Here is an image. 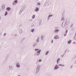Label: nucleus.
Segmentation results:
<instances>
[{
  "instance_id": "nucleus-1",
  "label": "nucleus",
  "mask_w": 76,
  "mask_h": 76,
  "mask_svg": "<svg viewBox=\"0 0 76 76\" xmlns=\"http://www.w3.org/2000/svg\"><path fill=\"white\" fill-rule=\"evenodd\" d=\"M40 67H41V66L38 65L37 66V69H36V74H37L39 71Z\"/></svg>"
},
{
  "instance_id": "nucleus-2",
  "label": "nucleus",
  "mask_w": 76,
  "mask_h": 76,
  "mask_svg": "<svg viewBox=\"0 0 76 76\" xmlns=\"http://www.w3.org/2000/svg\"><path fill=\"white\" fill-rule=\"evenodd\" d=\"M16 66L17 67H18V68H20V66L19 62H18L17 63H16Z\"/></svg>"
},
{
  "instance_id": "nucleus-3",
  "label": "nucleus",
  "mask_w": 76,
  "mask_h": 76,
  "mask_svg": "<svg viewBox=\"0 0 76 76\" xmlns=\"http://www.w3.org/2000/svg\"><path fill=\"white\" fill-rule=\"evenodd\" d=\"M54 38L55 39H59V37L58 35H56L54 37Z\"/></svg>"
},
{
  "instance_id": "nucleus-4",
  "label": "nucleus",
  "mask_w": 76,
  "mask_h": 76,
  "mask_svg": "<svg viewBox=\"0 0 76 76\" xmlns=\"http://www.w3.org/2000/svg\"><path fill=\"white\" fill-rule=\"evenodd\" d=\"M60 31V30L58 29H55L54 32L55 33H58V32Z\"/></svg>"
},
{
  "instance_id": "nucleus-5",
  "label": "nucleus",
  "mask_w": 76,
  "mask_h": 76,
  "mask_svg": "<svg viewBox=\"0 0 76 76\" xmlns=\"http://www.w3.org/2000/svg\"><path fill=\"white\" fill-rule=\"evenodd\" d=\"M26 5H24L23 6V7L22 8V9H23V10H22V11H23V10H24L25 9V7H26Z\"/></svg>"
},
{
  "instance_id": "nucleus-6",
  "label": "nucleus",
  "mask_w": 76,
  "mask_h": 76,
  "mask_svg": "<svg viewBox=\"0 0 76 76\" xmlns=\"http://www.w3.org/2000/svg\"><path fill=\"white\" fill-rule=\"evenodd\" d=\"M36 24L35 23H34V24H33V25H32L31 26V27H35V26H36Z\"/></svg>"
},
{
  "instance_id": "nucleus-7",
  "label": "nucleus",
  "mask_w": 76,
  "mask_h": 76,
  "mask_svg": "<svg viewBox=\"0 0 76 76\" xmlns=\"http://www.w3.org/2000/svg\"><path fill=\"white\" fill-rule=\"evenodd\" d=\"M2 9L4 10L5 9V7H4V5H2Z\"/></svg>"
},
{
  "instance_id": "nucleus-8",
  "label": "nucleus",
  "mask_w": 76,
  "mask_h": 76,
  "mask_svg": "<svg viewBox=\"0 0 76 76\" xmlns=\"http://www.w3.org/2000/svg\"><path fill=\"white\" fill-rule=\"evenodd\" d=\"M9 69L10 70H12V69H13V67L12 66H9Z\"/></svg>"
},
{
  "instance_id": "nucleus-9",
  "label": "nucleus",
  "mask_w": 76,
  "mask_h": 76,
  "mask_svg": "<svg viewBox=\"0 0 76 76\" xmlns=\"http://www.w3.org/2000/svg\"><path fill=\"white\" fill-rule=\"evenodd\" d=\"M11 9V8H10V7H8L7 8V10L8 11H9Z\"/></svg>"
},
{
  "instance_id": "nucleus-10",
  "label": "nucleus",
  "mask_w": 76,
  "mask_h": 76,
  "mask_svg": "<svg viewBox=\"0 0 76 76\" xmlns=\"http://www.w3.org/2000/svg\"><path fill=\"white\" fill-rule=\"evenodd\" d=\"M39 10V8L38 7H36V9L35 10V12H38Z\"/></svg>"
},
{
  "instance_id": "nucleus-11",
  "label": "nucleus",
  "mask_w": 76,
  "mask_h": 76,
  "mask_svg": "<svg viewBox=\"0 0 76 76\" xmlns=\"http://www.w3.org/2000/svg\"><path fill=\"white\" fill-rule=\"evenodd\" d=\"M35 56H38L39 55V53H38L36 52L35 54Z\"/></svg>"
},
{
  "instance_id": "nucleus-12",
  "label": "nucleus",
  "mask_w": 76,
  "mask_h": 76,
  "mask_svg": "<svg viewBox=\"0 0 76 76\" xmlns=\"http://www.w3.org/2000/svg\"><path fill=\"white\" fill-rule=\"evenodd\" d=\"M71 42H72V41L71 40H69V41L68 42V43L69 44H71Z\"/></svg>"
},
{
  "instance_id": "nucleus-13",
  "label": "nucleus",
  "mask_w": 76,
  "mask_h": 76,
  "mask_svg": "<svg viewBox=\"0 0 76 76\" xmlns=\"http://www.w3.org/2000/svg\"><path fill=\"white\" fill-rule=\"evenodd\" d=\"M60 60V58H58L57 61V64H58L59 62H58V61H59V60Z\"/></svg>"
},
{
  "instance_id": "nucleus-14",
  "label": "nucleus",
  "mask_w": 76,
  "mask_h": 76,
  "mask_svg": "<svg viewBox=\"0 0 76 76\" xmlns=\"http://www.w3.org/2000/svg\"><path fill=\"white\" fill-rule=\"evenodd\" d=\"M37 43H35V44H34V45H33V47H35V46H36V45H37Z\"/></svg>"
},
{
  "instance_id": "nucleus-15",
  "label": "nucleus",
  "mask_w": 76,
  "mask_h": 76,
  "mask_svg": "<svg viewBox=\"0 0 76 76\" xmlns=\"http://www.w3.org/2000/svg\"><path fill=\"white\" fill-rule=\"evenodd\" d=\"M37 53H38V54H40V53H41V50H39L38 51H37Z\"/></svg>"
},
{
  "instance_id": "nucleus-16",
  "label": "nucleus",
  "mask_w": 76,
  "mask_h": 76,
  "mask_svg": "<svg viewBox=\"0 0 76 76\" xmlns=\"http://www.w3.org/2000/svg\"><path fill=\"white\" fill-rule=\"evenodd\" d=\"M74 39H76V33H75V35L74 37Z\"/></svg>"
},
{
  "instance_id": "nucleus-17",
  "label": "nucleus",
  "mask_w": 76,
  "mask_h": 76,
  "mask_svg": "<svg viewBox=\"0 0 76 76\" xmlns=\"http://www.w3.org/2000/svg\"><path fill=\"white\" fill-rule=\"evenodd\" d=\"M35 15H34L32 16V18L33 19H34V18H35Z\"/></svg>"
},
{
  "instance_id": "nucleus-18",
  "label": "nucleus",
  "mask_w": 76,
  "mask_h": 76,
  "mask_svg": "<svg viewBox=\"0 0 76 76\" xmlns=\"http://www.w3.org/2000/svg\"><path fill=\"white\" fill-rule=\"evenodd\" d=\"M57 67L55 66L54 69V70H57Z\"/></svg>"
},
{
  "instance_id": "nucleus-19",
  "label": "nucleus",
  "mask_w": 76,
  "mask_h": 76,
  "mask_svg": "<svg viewBox=\"0 0 76 76\" xmlns=\"http://www.w3.org/2000/svg\"><path fill=\"white\" fill-rule=\"evenodd\" d=\"M53 16V15H50L49 16H48V17H49V18H50V17H51V16Z\"/></svg>"
},
{
  "instance_id": "nucleus-20",
  "label": "nucleus",
  "mask_w": 76,
  "mask_h": 76,
  "mask_svg": "<svg viewBox=\"0 0 76 76\" xmlns=\"http://www.w3.org/2000/svg\"><path fill=\"white\" fill-rule=\"evenodd\" d=\"M64 26H65V25H64V24H63V23H62V28H64Z\"/></svg>"
},
{
  "instance_id": "nucleus-21",
  "label": "nucleus",
  "mask_w": 76,
  "mask_h": 76,
  "mask_svg": "<svg viewBox=\"0 0 76 76\" xmlns=\"http://www.w3.org/2000/svg\"><path fill=\"white\" fill-rule=\"evenodd\" d=\"M62 23V24H64V25H65V24L66 23V22H63Z\"/></svg>"
},
{
  "instance_id": "nucleus-22",
  "label": "nucleus",
  "mask_w": 76,
  "mask_h": 76,
  "mask_svg": "<svg viewBox=\"0 0 76 76\" xmlns=\"http://www.w3.org/2000/svg\"><path fill=\"white\" fill-rule=\"evenodd\" d=\"M7 15V12L6 11L5 12V16H6V15Z\"/></svg>"
},
{
  "instance_id": "nucleus-23",
  "label": "nucleus",
  "mask_w": 76,
  "mask_h": 76,
  "mask_svg": "<svg viewBox=\"0 0 76 76\" xmlns=\"http://www.w3.org/2000/svg\"><path fill=\"white\" fill-rule=\"evenodd\" d=\"M73 26V23H72L71 25V26H70V28H72V26Z\"/></svg>"
},
{
  "instance_id": "nucleus-24",
  "label": "nucleus",
  "mask_w": 76,
  "mask_h": 76,
  "mask_svg": "<svg viewBox=\"0 0 76 76\" xmlns=\"http://www.w3.org/2000/svg\"><path fill=\"white\" fill-rule=\"evenodd\" d=\"M43 38H44L43 36H42L41 37V40H43Z\"/></svg>"
},
{
  "instance_id": "nucleus-25",
  "label": "nucleus",
  "mask_w": 76,
  "mask_h": 76,
  "mask_svg": "<svg viewBox=\"0 0 76 76\" xmlns=\"http://www.w3.org/2000/svg\"><path fill=\"white\" fill-rule=\"evenodd\" d=\"M14 2L15 3H18V1L17 0H15L14 1Z\"/></svg>"
},
{
  "instance_id": "nucleus-26",
  "label": "nucleus",
  "mask_w": 76,
  "mask_h": 76,
  "mask_svg": "<svg viewBox=\"0 0 76 76\" xmlns=\"http://www.w3.org/2000/svg\"><path fill=\"white\" fill-rule=\"evenodd\" d=\"M35 29H33L31 30V32H34V31Z\"/></svg>"
},
{
  "instance_id": "nucleus-27",
  "label": "nucleus",
  "mask_w": 76,
  "mask_h": 76,
  "mask_svg": "<svg viewBox=\"0 0 76 76\" xmlns=\"http://www.w3.org/2000/svg\"><path fill=\"white\" fill-rule=\"evenodd\" d=\"M48 53H49V52L47 51L45 53V55H48Z\"/></svg>"
},
{
  "instance_id": "nucleus-28",
  "label": "nucleus",
  "mask_w": 76,
  "mask_h": 76,
  "mask_svg": "<svg viewBox=\"0 0 76 76\" xmlns=\"http://www.w3.org/2000/svg\"><path fill=\"white\" fill-rule=\"evenodd\" d=\"M23 40H25V37H23L22 39V40H21V41L23 42Z\"/></svg>"
},
{
  "instance_id": "nucleus-29",
  "label": "nucleus",
  "mask_w": 76,
  "mask_h": 76,
  "mask_svg": "<svg viewBox=\"0 0 76 76\" xmlns=\"http://www.w3.org/2000/svg\"><path fill=\"white\" fill-rule=\"evenodd\" d=\"M61 19V20H64V18L63 17H62Z\"/></svg>"
},
{
  "instance_id": "nucleus-30",
  "label": "nucleus",
  "mask_w": 76,
  "mask_h": 76,
  "mask_svg": "<svg viewBox=\"0 0 76 76\" xmlns=\"http://www.w3.org/2000/svg\"><path fill=\"white\" fill-rule=\"evenodd\" d=\"M20 33H22V30H20Z\"/></svg>"
},
{
  "instance_id": "nucleus-31",
  "label": "nucleus",
  "mask_w": 76,
  "mask_h": 76,
  "mask_svg": "<svg viewBox=\"0 0 76 76\" xmlns=\"http://www.w3.org/2000/svg\"><path fill=\"white\" fill-rule=\"evenodd\" d=\"M68 31V30H67V29H66V31L65 33H66V34H67Z\"/></svg>"
},
{
  "instance_id": "nucleus-32",
  "label": "nucleus",
  "mask_w": 76,
  "mask_h": 76,
  "mask_svg": "<svg viewBox=\"0 0 76 76\" xmlns=\"http://www.w3.org/2000/svg\"><path fill=\"white\" fill-rule=\"evenodd\" d=\"M39 62H41L42 60L41 59H39Z\"/></svg>"
},
{
  "instance_id": "nucleus-33",
  "label": "nucleus",
  "mask_w": 76,
  "mask_h": 76,
  "mask_svg": "<svg viewBox=\"0 0 76 76\" xmlns=\"http://www.w3.org/2000/svg\"><path fill=\"white\" fill-rule=\"evenodd\" d=\"M59 28V27H55V29H58Z\"/></svg>"
},
{
  "instance_id": "nucleus-34",
  "label": "nucleus",
  "mask_w": 76,
  "mask_h": 76,
  "mask_svg": "<svg viewBox=\"0 0 76 76\" xmlns=\"http://www.w3.org/2000/svg\"><path fill=\"white\" fill-rule=\"evenodd\" d=\"M61 66L62 67H64V64H61Z\"/></svg>"
},
{
  "instance_id": "nucleus-35",
  "label": "nucleus",
  "mask_w": 76,
  "mask_h": 76,
  "mask_svg": "<svg viewBox=\"0 0 76 76\" xmlns=\"http://www.w3.org/2000/svg\"><path fill=\"white\" fill-rule=\"evenodd\" d=\"M65 55V54H64V55H63V56L61 55V56L62 57H64V56Z\"/></svg>"
},
{
  "instance_id": "nucleus-36",
  "label": "nucleus",
  "mask_w": 76,
  "mask_h": 76,
  "mask_svg": "<svg viewBox=\"0 0 76 76\" xmlns=\"http://www.w3.org/2000/svg\"><path fill=\"white\" fill-rule=\"evenodd\" d=\"M67 34H66V33H65L64 34V37H65V36H66V35Z\"/></svg>"
},
{
  "instance_id": "nucleus-37",
  "label": "nucleus",
  "mask_w": 76,
  "mask_h": 76,
  "mask_svg": "<svg viewBox=\"0 0 76 76\" xmlns=\"http://www.w3.org/2000/svg\"><path fill=\"white\" fill-rule=\"evenodd\" d=\"M41 4H40V3H37V5H40Z\"/></svg>"
},
{
  "instance_id": "nucleus-38",
  "label": "nucleus",
  "mask_w": 76,
  "mask_h": 76,
  "mask_svg": "<svg viewBox=\"0 0 76 76\" xmlns=\"http://www.w3.org/2000/svg\"><path fill=\"white\" fill-rule=\"evenodd\" d=\"M35 51H38V50H39V49H35Z\"/></svg>"
},
{
  "instance_id": "nucleus-39",
  "label": "nucleus",
  "mask_w": 76,
  "mask_h": 76,
  "mask_svg": "<svg viewBox=\"0 0 76 76\" xmlns=\"http://www.w3.org/2000/svg\"><path fill=\"white\" fill-rule=\"evenodd\" d=\"M48 20H50V17H48Z\"/></svg>"
},
{
  "instance_id": "nucleus-40",
  "label": "nucleus",
  "mask_w": 76,
  "mask_h": 76,
  "mask_svg": "<svg viewBox=\"0 0 76 76\" xmlns=\"http://www.w3.org/2000/svg\"><path fill=\"white\" fill-rule=\"evenodd\" d=\"M37 42H39V40H38V39L37 40Z\"/></svg>"
},
{
  "instance_id": "nucleus-41",
  "label": "nucleus",
  "mask_w": 76,
  "mask_h": 76,
  "mask_svg": "<svg viewBox=\"0 0 76 76\" xmlns=\"http://www.w3.org/2000/svg\"><path fill=\"white\" fill-rule=\"evenodd\" d=\"M39 25H41V22H40V23H39Z\"/></svg>"
},
{
  "instance_id": "nucleus-42",
  "label": "nucleus",
  "mask_w": 76,
  "mask_h": 76,
  "mask_svg": "<svg viewBox=\"0 0 76 76\" xmlns=\"http://www.w3.org/2000/svg\"><path fill=\"white\" fill-rule=\"evenodd\" d=\"M53 40H52L51 41V43H53Z\"/></svg>"
},
{
  "instance_id": "nucleus-43",
  "label": "nucleus",
  "mask_w": 76,
  "mask_h": 76,
  "mask_svg": "<svg viewBox=\"0 0 76 76\" xmlns=\"http://www.w3.org/2000/svg\"><path fill=\"white\" fill-rule=\"evenodd\" d=\"M58 66H61V64H59L58 65Z\"/></svg>"
},
{
  "instance_id": "nucleus-44",
  "label": "nucleus",
  "mask_w": 76,
  "mask_h": 76,
  "mask_svg": "<svg viewBox=\"0 0 76 76\" xmlns=\"http://www.w3.org/2000/svg\"><path fill=\"white\" fill-rule=\"evenodd\" d=\"M55 66H56V67H57L58 66V65H55Z\"/></svg>"
},
{
  "instance_id": "nucleus-45",
  "label": "nucleus",
  "mask_w": 76,
  "mask_h": 76,
  "mask_svg": "<svg viewBox=\"0 0 76 76\" xmlns=\"http://www.w3.org/2000/svg\"><path fill=\"white\" fill-rule=\"evenodd\" d=\"M12 4H13V5H15V3L13 2V3H12Z\"/></svg>"
},
{
  "instance_id": "nucleus-46",
  "label": "nucleus",
  "mask_w": 76,
  "mask_h": 76,
  "mask_svg": "<svg viewBox=\"0 0 76 76\" xmlns=\"http://www.w3.org/2000/svg\"><path fill=\"white\" fill-rule=\"evenodd\" d=\"M6 35V33L4 34V36H5V35Z\"/></svg>"
},
{
  "instance_id": "nucleus-47",
  "label": "nucleus",
  "mask_w": 76,
  "mask_h": 76,
  "mask_svg": "<svg viewBox=\"0 0 76 76\" xmlns=\"http://www.w3.org/2000/svg\"><path fill=\"white\" fill-rule=\"evenodd\" d=\"M57 69H58V68H59V66H58L57 67Z\"/></svg>"
},
{
  "instance_id": "nucleus-48",
  "label": "nucleus",
  "mask_w": 76,
  "mask_h": 76,
  "mask_svg": "<svg viewBox=\"0 0 76 76\" xmlns=\"http://www.w3.org/2000/svg\"><path fill=\"white\" fill-rule=\"evenodd\" d=\"M72 67H73V66H71V67H70L71 69H72Z\"/></svg>"
},
{
  "instance_id": "nucleus-49",
  "label": "nucleus",
  "mask_w": 76,
  "mask_h": 76,
  "mask_svg": "<svg viewBox=\"0 0 76 76\" xmlns=\"http://www.w3.org/2000/svg\"><path fill=\"white\" fill-rule=\"evenodd\" d=\"M74 30V28H73L72 29V31H73Z\"/></svg>"
},
{
  "instance_id": "nucleus-50",
  "label": "nucleus",
  "mask_w": 76,
  "mask_h": 76,
  "mask_svg": "<svg viewBox=\"0 0 76 76\" xmlns=\"http://www.w3.org/2000/svg\"><path fill=\"white\" fill-rule=\"evenodd\" d=\"M73 44H75V42H73Z\"/></svg>"
},
{
  "instance_id": "nucleus-51",
  "label": "nucleus",
  "mask_w": 76,
  "mask_h": 76,
  "mask_svg": "<svg viewBox=\"0 0 76 76\" xmlns=\"http://www.w3.org/2000/svg\"><path fill=\"white\" fill-rule=\"evenodd\" d=\"M15 36H17V34H15Z\"/></svg>"
},
{
  "instance_id": "nucleus-52",
  "label": "nucleus",
  "mask_w": 76,
  "mask_h": 76,
  "mask_svg": "<svg viewBox=\"0 0 76 76\" xmlns=\"http://www.w3.org/2000/svg\"><path fill=\"white\" fill-rule=\"evenodd\" d=\"M66 53V50H65V53Z\"/></svg>"
},
{
  "instance_id": "nucleus-53",
  "label": "nucleus",
  "mask_w": 76,
  "mask_h": 76,
  "mask_svg": "<svg viewBox=\"0 0 76 76\" xmlns=\"http://www.w3.org/2000/svg\"><path fill=\"white\" fill-rule=\"evenodd\" d=\"M74 64H76V62H75V63Z\"/></svg>"
},
{
  "instance_id": "nucleus-54",
  "label": "nucleus",
  "mask_w": 76,
  "mask_h": 76,
  "mask_svg": "<svg viewBox=\"0 0 76 76\" xmlns=\"http://www.w3.org/2000/svg\"><path fill=\"white\" fill-rule=\"evenodd\" d=\"M18 76H20V75H18Z\"/></svg>"
},
{
  "instance_id": "nucleus-55",
  "label": "nucleus",
  "mask_w": 76,
  "mask_h": 76,
  "mask_svg": "<svg viewBox=\"0 0 76 76\" xmlns=\"http://www.w3.org/2000/svg\"><path fill=\"white\" fill-rule=\"evenodd\" d=\"M37 0V1H38V0Z\"/></svg>"
},
{
  "instance_id": "nucleus-56",
  "label": "nucleus",
  "mask_w": 76,
  "mask_h": 76,
  "mask_svg": "<svg viewBox=\"0 0 76 76\" xmlns=\"http://www.w3.org/2000/svg\"><path fill=\"white\" fill-rule=\"evenodd\" d=\"M68 52H69V51H68Z\"/></svg>"
},
{
  "instance_id": "nucleus-57",
  "label": "nucleus",
  "mask_w": 76,
  "mask_h": 76,
  "mask_svg": "<svg viewBox=\"0 0 76 76\" xmlns=\"http://www.w3.org/2000/svg\"><path fill=\"white\" fill-rule=\"evenodd\" d=\"M39 38V37H38V38Z\"/></svg>"
}]
</instances>
